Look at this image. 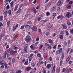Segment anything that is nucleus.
<instances>
[{"label": "nucleus", "instance_id": "9b49d317", "mask_svg": "<svg viewBox=\"0 0 73 73\" xmlns=\"http://www.w3.org/2000/svg\"><path fill=\"white\" fill-rule=\"evenodd\" d=\"M61 1H59L57 3V6H60L61 5Z\"/></svg>", "mask_w": 73, "mask_h": 73}, {"label": "nucleus", "instance_id": "f3484780", "mask_svg": "<svg viewBox=\"0 0 73 73\" xmlns=\"http://www.w3.org/2000/svg\"><path fill=\"white\" fill-rule=\"evenodd\" d=\"M23 52L25 53H27V48H25L23 51Z\"/></svg>", "mask_w": 73, "mask_h": 73}, {"label": "nucleus", "instance_id": "bb28decb", "mask_svg": "<svg viewBox=\"0 0 73 73\" xmlns=\"http://www.w3.org/2000/svg\"><path fill=\"white\" fill-rule=\"evenodd\" d=\"M4 65V62L2 60L0 62V65Z\"/></svg>", "mask_w": 73, "mask_h": 73}, {"label": "nucleus", "instance_id": "c756f323", "mask_svg": "<svg viewBox=\"0 0 73 73\" xmlns=\"http://www.w3.org/2000/svg\"><path fill=\"white\" fill-rule=\"evenodd\" d=\"M38 21H40L41 20V18L40 17H39L37 19Z\"/></svg>", "mask_w": 73, "mask_h": 73}, {"label": "nucleus", "instance_id": "0eeeda50", "mask_svg": "<svg viewBox=\"0 0 73 73\" xmlns=\"http://www.w3.org/2000/svg\"><path fill=\"white\" fill-rule=\"evenodd\" d=\"M48 42L50 44H51L52 46H53V41L52 40L50 39H49L48 40Z\"/></svg>", "mask_w": 73, "mask_h": 73}, {"label": "nucleus", "instance_id": "2eb2a0df", "mask_svg": "<svg viewBox=\"0 0 73 73\" xmlns=\"http://www.w3.org/2000/svg\"><path fill=\"white\" fill-rule=\"evenodd\" d=\"M8 14V11H5L4 12V16L5 17H6Z\"/></svg>", "mask_w": 73, "mask_h": 73}, {"label": "nucleus", "instance_id": "f8f14e48", "mask_svg": "<svg viewBox=\"0 0 73 73\" xmlns=\"http://www.w3.org/2000/svg\"><path fill=\"white\" fill-rule=\"evenodd\" d=\"M51 65H52V64H48L46 66L47 68V69H50V67H51Z\"/></svg>", "mask_w": 73, "mask_h": 73}, {"label": "nucleus", "instance_id": "de8ad7c7", "mask_svg": "<svg viewBox=\"0 0 73 73\" xmlns=\"http://www.w3.org/2000/svg\"><path fill=\"white\" fill-rule=\"evenodd\" d=\"M16 29V27H14L13 28V31H15Z\"/></svg>", "mask_w": 73, "mask_h": 73}, {"label": "nucleus", "instance_id": "a878e982", "mask_svg": "<svg viewBox=\"0 0 73 73\" xmlns=\"http://www.w3.org/2000/svg\"><path fill=\"white\" fill-rule=\"evenodd\" d=\"M48 48L49 49H52V46L50 45H49L48 46Z\"/></svg>", "mask_w": 73, "mask_h": 73}, {"label": "nucleus", "instance_id": "680f3d73", "mask_svg": "<svg viewBox=\"0 0 73 73\" xmlns=\"http://www.w3.org/2000/svg\"><path fill=\"white\" fill-rule=\"evenodd\" d=\"M71 70V69L70 68H69L67 70V72H70V71Z\"/></svg>", "mask_w": 73, "mask_h": 73}, {"label": "nucleus", "instance_id": "4468645a", "mask_svg": "<svg viewBox=\"0 0 73 73\" xmlns=\"http://www.w3.org/2000/svg\"><path fill=\"white\" fill-rule=\"evenodd\" d=\"M18 7H19V5L18 4L16 5L15 6V8L14 10V11H16L17 10V9L18 8Z\"/></svg>", "mask_w": 73, "mask_h": 73}, {"label": "nucleus", "instance_id": "4be33fe9", "mask_svg": "<svg viewBox=\"0 0 73 73\" xmlns=\"http://www.w3.org/2000/svg\"><path fill=\"white\" fill-rule=\"evenodd\" d=\"M64 52H63V53L62 54V57H61V58L62 60H63V59H64Z\"/></svg>", "mask_w": 73, "mask_h": 73}, {"label": "nucleus", "instance_id": "423d86ee", "mask_svg": "<svg viewBox=\"0 0 73 73\" xmlns=\"http://www.w3.org/2000/svg\"><path fill=\"white\" fill-rule=\"evenodd\" d=\"M25 28L26 29H30L31 28V26L27 25L25 26Z\"/></svg>", "mask_w": 73, "mask_h": 73}, {"label": "nucleus", "instance_id": "7c9ffc66", "mask_svg": "<svg viewBox=\"0 0 73 73\" xmlns=\"http://www.w3.org/2000/svg\"><path fill=\"white\" fill-rule=\"evenodd\" d=\"M17 52V51L15 50V51H13L12 52L13 54H15V53H16Z\"/></svg>", "mask_w": 73, "mask_h": 73}, {"label": "nucleus", "instance_id": "9d476101", "mask_svg": "<svg viewBox=\"0 0 73 73\" xmlns=\"http://www.w3.org/2000/svg\"><path fill=\"white\" fill-rule=\"evenodd\" d=\"M60 72V68L59 67H58L57 68V73H58Z\"/></svg>", "mask_w": 73, "mask_h": 73}, {"label": "nucleus", "instance_id": "e433bc0d", "mask_svg": "<svg viewBox=\"0 0 73 73\" xmlns=\"http://www.w3.org/2000/svg\"><path fill=\"white\" fill-rule=\"evenodd\" d=\"M7 26L9 27V26L10 24V21H9L8 22H7Z\"/></svg>", "mask_w": 73, "mask_h": 73}, {"label": "nucleus", "instance_id": "3c124183", "mask_svg": "<svg viewBox=\"0 0 73 73\" xmlns=\"http://www.w3.org/2000/svg\"><path fill=\"white\" fill-rule=\"evenodd\" d=\"M56 15V13H53V15H52L53 17H55Z\"/></svg>", "mask_w": 73, "mask_h": 73}, {"label": "nucleus", "instance_id": "f257e3e1", "mask_svg": "<svg viewBox=\"0 0 73 73\" xmlns=\"http://www.w3.org/2000/svg\"><path fill=\"white\" fill-rule=\"evenodd\" d=\"M11 50L10 49L8 50L7 51H5V57H6V56H7V57L9 56V52H11Z\"/></svg>", "mask_w": 73, "mask_h": 73}, {"label": "nucleus", "instance_id": "dca6fc26", "mask_svg": "<svg viewBox=\"0 0 73 73\" xmlns=\"http://www.w3.org/2000/svg\"><path fill=\"white\" fill-rule=\"evenodd\" d=\"M28 60H27L26 62H25L24 63V65H28Z\"/></svg>", "mask_w": 73, "mask_h": 73}, {"label": "nucleus", "instance_id": "c03bdc74", "mask_svg": "<svg viewBox=\"0 0 73 73\" xmlns=\"http://www.w3.org/2000/svg\"><path fill=\"white\" fill-rule=\"evenodd\" d=\"M46 14L47 16H49V15H50V13H49V12H47Z\"/></svg>", "mask_w": 73, "mask_h": 73}, {"label": "nucleus", "instance_id": "603ef678", "mask_svg": "<svg viewBox=\"0 0 73 73\" xmlns=\"http://www.w3.org/2000/svg\"><path fill=\"white\" fill-rule=\"evenodd\" d=\"M48 60H49V61H52V57H51V56H50L48 58Z\"/></svg>", "mask_w": 73, "mask_h": 73}, {"label": "nucleus", "instance_id": "aec40b11", "mask_svg": "<svg viewBox=\"0 0 73 73\" xmlns=\"http://www.w3.org/2000/svg\"><path fill=\"white\" fill-rule=\"evenodd\" d=\"M30 48L31 49H33V50H34V49H35V47H33V45H31L30 46Z\"/></svg>", "mask_w": 73, "mask_h": 73}, {"label": "nucleus", "instance_id": "09e8293b", "mask_svg": "<svg viewBox=\"0 0 73 73\" xmlns=\"http://www.w3.org/2000/svg\"><path fill=\"white\" fill-rule=\"evenodd\" d=\"M10 73H15V72H14V70H11V72Z\"/></svg>", "mask_w": 73, "mask_h": 73}, {"label": "nucleus", "instance_id": "864d4df0", "mask_svg": "<svg viewBox=\"0 0 73 73\" xmlns=\"http://www.w3.org/2000/svg\"><path fill=\"white\" fill-rule=\"evenodd\" d=\"M4 65H5V69L7 68V64H4Z\"/></svg>", "mask_w": 73, "mask_h": 73}, {"label": "nucleus", "instance_id": "6ab92c4d", "mask_svg": "<svg viewBox=\"0 0 73 73\" xmlns=\"http://www.w3.org/2000/svg\"><path fill=\"white\" fill-rule=\"evenodd\" d=\"M31 68L30 67H27V68H26L25 70L27 71H28L31 70Z\"/></svg>", "mask_w": 73, "mask_h": 73}, {"label": "nucleus", "instance_id": "1a4fd4ad", "mask_svg": "<svg viewBox=\"0 0 73 73\" xmlns=\"http://www.w3.org/2000/svg\"><path fill=\"white\" fill-rule=\"evenodd\" d=\"M56 10V6H54L51 9V11L52 12H53L54 11Z\"/></svg>", "mask_w": 73, "mask_h": 73}, {"label": "nucleus", "instance_id": "a19ab883", "mask_svg": "<svg viewBox=\"0 0 73 73\" xmlns=\"http://www.w3.org/2000/svg\"><path fill=\"white\" fill-rule=\"evenodd\" d=\"M46 46L48 47V45H49V44L47 43H46L44 44Z\"/></svg>", "mask_w": 73, "mask_h": 73}, {"label": "nucleus", "instance_id": "e2e57ef3", "mask_svg": "<svg viewBox=\"0 0 73 73\" xmlns=\"http://www.w3.org/2000/svg\"><path fill=\"white\" fill-rule=\"evenodd\" d=\"M70 31L71 33H73V29H72L71 30H70Z\"/></svg>", "mask_w": 73, "mask_h": 73}, {"label": "nucleus", "instance_id": "72a5a7b5", "mask_svg": "<svg viewBox=\"0 0 73 73\" xmlns=\"http://www.w3.org/2000/svg\"><path fill=\"white\" fill-rule=\"evenodd\" d=\"M24 45L25 46V48H28V44L27 43L25 44Z\"/></svg>", "mask_w": 73, "mask_h": 73}, {"label": "nucleus", "instance_id": "338daca9", "mask_svg": "<svg viewBox=\"0 0 73 73\" xmlns=\"http://www.w3.org/2000/svg\"><path fill=\"white\" fill-rule=\"evenodd\" d=\"M38 44V42H36V43H35V46H36L37 45V44Z\"/></svg>", "mask_w": 73, "mask_h": 73}, {"label": "nucleus", "instance_id": "6e6552de", "mask_svg": "<svg viewBox=\"0 0 73 73\" xmlns=\"http://www.w3.org/2000/svg\"><path fill=\"white\" fill-rule=\"evenodd\" d=\"M63 29H66V28H67V27H66V25L64 24V25L62 24V25Z\"/></svg>", "mask_w": 73, "mask_h": 73}, {"label": "nucleus", "instance_id": "2f4dec72", "mask_svg": "<svg viewBox=\"0 0 73 73\" xmlns=\"http://www.w3.org/2000/svg\"><path fill=\"white\" fill-rule=\"evenodd\" d=\"M67 24H68V25H71L70 22L69 21H67Z\"/></svg>", "mask_w": 73, "mask_h": 73}, {"label": "nucleus", "instance_id": "20e7f679", "mask_svg": "<svg viewBox=\"0 0 73 73\" xmlns=\"http://www.w3.org/2000/svg\"><path fill=\"white\" fill-rule=\"evenodd\" d=\"M63 18L64 16L62 15L58 16L57 17L58 19H61L62 20H63Z\"/></svg>", "mask_w": 73, "mask_h": 73}, {"label": "nucleus", "instance_id": "39448f33", "mask_svg": "<svg viewBox=\"0 0 73 73\" xmlns=\"http://www.w3.org/2000/svg\"><path fill=\"white\" fill-rule=\"evenodd\" d=\"M32 29L34 31H37V27L35 26H34L32 28Z\"/></svg>", "mask_w": 73, "mask_h": 73}, {"label": "nucleus", "instance_id": "ddd939ff", "mask_svg": "<svg viewBox=\"0 0 73 73\" xmlns=\"http://www.w3.org/2000/svg\"><path fill=\"white\" fill-rule=\"evenodd\" d=\"M55 68H56V66H54L53 67V70H52L51 73H54V72L55 71Z\"/></svg>", "mask_w": 73, "mask_h": 73}, {"label": "nucleus", "instance_id": "cd10ccee", "mask_svg": "<svg viewBox=\"0 0 73 73\" xmlns=\"http://www.w3.org/2000/svg\"><path fill=\"white\" fill-rule=\"evenodd\" d=\"M13 1H12L11 3H10V5L11 7H13Z\"/></svg>", "mask_w": 73, "mask_h": 73}, {"label": "nucleus", "instance_id": "0e129e2a", "mask_svg": "<svg viewBox=\"0 0 73 73\" xmlns=\"http://www.w3.org/2000/svg\"><path fill=\"white\" fill-rule=\"evenodd\" d=\"M40 9V6H38L36 8V9Z\"/></svg>", "mask_w": 73, "mask_h": 73}, {"label": "nucleus", "instance_id": "c85d7f7f", "mask_svg": "<svg viewBox=\"0 0 73 73\" xmlns=\"http://www.w3.org/2000/svg\"><path fill=\"white\" fill-rule=\"evenodd\" d=\"M15 39H16V37H14L11 40V42H13V41H14L15 40Z\"/></svg>", "mask_w": 73, "mask_h": 73}, {"label": "nucleus", "instance_id": "412c9836", "mask_svg": "<svg viewBox=\"0 0 73 73\" xmlns=\"http://www.w3.org/2000/svg\"><path fill=\"white\" fill-rule=\"evenodd\" d=\"M33 12H34V13H36V12H37V11H36V8L33 7Z\"/></svg>", "mask_w": 73, "mask_h": 73}, {"label": "nucleus", "instance_id": "8fccbe9b", "mask_svg": "<svg viewBox=\"0 0 73 73\" xmlns=\"http://www.w3.org/2000/svg\"><path fill=\"white\" fill-rule=\"evenodd\" d=\"M63 35H61L60 36V39H63Z\"/></svg>", "mask_w": 73, "mask_h": 73}, {"label": "nucleus", "instance_id": "7ed1b4c3", "mask_svg": "<svg viewBox=\"0 0 73 73\" xmlns=\"http://www.w3.org/2000/svg\"><path fill=\"white\" fill-rule=\"evenodd\" d=\"M66 16L67 18H68L69 19L70 17H71V14L70 13V12H68L66 15Z\"/></svg>", "mask_w": 73, "mask_h": 73}, {"label": "nucleus", "instance_id": "473e14b6", "mask_svg": "<svg viewBox=\"0 0 73 73\" xmlns=\"http://www.w3.org/2000/svg\"><path fill=\"white\" fill-rule=\"evenodd\" d=\"M33 54H30V56H29L28 58H29L30 57H31V58H32V56H33Z\"/></svg>", "mask_w": 73, "mask_h": 73}, {"label": "nucleus", "instance_id": "69168bd1", "mask_svg": "<svg viewBox=\"0 0 73 73\" xmlns=\"http://www.w3.org/2000/svg\"><path fill=\"white\" fill-rule=\"evenodd\" d=\"M1 69H3V68H4V65H2L1 66Z\"/></svg>", "mask_w": 73, "mask_h": 73}, {"label": "nucleus", "instance_id": "f704fd0d", "mask_svg": "<svg viewBox=\"0 0 73 73\" xmlns=\"http://www.w3.org/2000/svg\"><path fill=\"white\" fill-rule=\"evenodd\" d=\"M42 46H43V45L42 44L40 45L39 47V49H40V50L41 49V48H42Z\"/></svg>", "mask_w": 73, "mask_h": 73}, {"label": "nucleus", "instance_id": "13d9d810", "mask_svg": "<svg viewBox=\"0 0 73 73\" xmlns=\"http://www.w3.org/2000/svg\"><path fill=\"white\" fill-rule=\"evenodd\" d=\"M9 5H8L6 7V9H9Z\"/></svg>", "mask_w": 73, "mask_h": 73}, {"label": "nucleus", "instance_id": "6e6d98bb", "mask_svg": "<svg viewBox=\"0 0 73 73\" xmlns=\"http://www.w3.org/2000/svg\"><path fill=\"white\" fill-rule=\"evenodd\" d=\"M9 15H10L11 14V11L10 10L8 11Z\"/></svg>", "mask_w": 73, "mask_h": 73}, {"label": "nucleus", "instance_id": "37998d69", "mask_svg": "<svg viewBox=\"0 0 73 73\" xmlns=\"http://www.w3.org/2000/svg\"><path fill=\"white\" fill-rule=\"evenodd\" d=\"M51 4H52V3L49 2L47 4V6H48V7H49V6H50V5H51Z\"/></svg>", "mask_w": 73, "mask_h": 73}, {"label": "nucleus", "instance_id": "5701e85b", "mask_svg": "<svg viewBox=\"0 0 73 73\" xmlns=\"http://www.w3.org/2000/svg\"><path fill=\"white\" fill-rule=\"evenodd\" d=\"M21 9H19V10L17 11L16 13H20V12H21Z\"/></svg>", "mask_w": 73, "mask_h": 73}, {"label": "nucleus", "instance_id": "58836bf2", "mask_svg": "<svg viewBox=\"0 0 73 73\" xmlns=\"http://www.w3.org/2000/svg\"><path fill=\"white\" fill-rule=\"evenodd\" d=\"M70 56H68V58H67V59L66 60V61L67 62H68V61H69V60L70 59Z\"/></svg>", "mask_w": 73, "mask_h": 73}, {"label": "nucleus", "instance_id": "49530a36", "mask_svg": "<svg viewBox=\"0 0 73 73\" xmlns=\"http://www.w3.org/2000/svg\"><path fill=\"white\" fill-rule=\"evenodd\" d=\"M66 35H67V36H69V33H68V32L67 31H66Z\"/></svg>", "mask_w": 73, "mask_h": 73}, {"label": "nucleus", "instance_id": "79ce46f5", "mask_svg": "<svg viewBox=\"0 0 73 73\" xmlns=\"http://www.w3.org/2000/svg\"><path fill=\"white\" fill-rule=\"evenodd\" d=\"M37 56L39 57H41V55L40 53H38L37 54Z\"/></svg>", "mask_w": 73, "mask_h": 73}, {"label": "nucleus", "instance_id": "774afa93", "mask_svg": "<svg viewBox=\"0 0 73 73\" xmlns=\"http://www.w3.org/2000/svg\"><path fill=\"white\" fill-rule=\"evenodd\" d=\"M62 61L61 60L60 62V66H61L62 65Z\"/></svg>", "mask_w": 73, "mask_h": 73}, {"label": "nucleus", "instance_id": "4d7b16f0", "mask_svg": "<svg viewBox=\"0 0 73 73\" xmlns=\"http://www.w3.org/2000/svg\"><path fill=\"white\" fill-rule=\"evenodd\" d=\"M48 27H52V25H51L50 24L48 23Z\"/></svg>", "mask_w": 73, "mask_h": 73}, {"label": "nucleus", "instance_id": "052dcab7", "mask_svg": "<svg viewBox=\"0 0 73 73\" xmlns=\"http://www.w3.org/2000/svg\"><path fill=\"white\" fill-rule=\"evenodd\" d=\"M38 31L39 32V33H40V34H41V31L40 29H38Z\"/></svg>", "mask_w": 73, "mask_h": 73}, {"label": "nucleus", "instance_id": "4c0bfd02", "mask_svg": "<svg viewBox=\"0 0 73 73\" xmlns=\"http://www.w3.org/2000/svg\"><path fill=\"white\" fill-rule=\"evenodd\" d=\"M3 23H0V32L1 31L0 29L1 28V27H3Z\"/></svg>", "mask_w": 73, "mask_h": 73}, {"label": "nucleus", "instance_id": "a211bd4d", "mask_svg": "<svg viewBox=\"0 0 73 73\" xmlns=\"http://www.w3.org/2000/svg\"><path fill=\"white\" fill-rule=\"evenodd\" d=\"M13 48L14 49H18V47L16 46V45H13Z\"/></svg>", "mask_w": 73, "mask_h": 73}, {"label": "nucleus", "instance_id": "bf43d9fd", "mask_svg": "<svg viewBox=\"0 0 73 73\" xmlns=\"http://www.w3.org/2000/svg\"><path fill=\"white\" fill-rule=\"evenodd\" d=\"M31 66H32V67H34V66H35V64L33 63L31 64Z\"/></svg>", "mask_w": 73, "mask_h": 73}, {"label": "nucleus", "instance_id": "b1692460", "mask_svg": "<svg viewBox=\"0 0 73 73\" xmlns=\"http://www.w3.org/2000/svg\"><path fill=\"white\" fill-rule=\"evenodd\" d=\"M52 26H50V27H47V29L48 30H50V29H52Z\"/></svg>", "mask_w": 73, "mask_h": 73}, {"label": "nucleus", "instance_id": "5fc2aeb1", "mask_svg": "<svg viewBox=\"0 0 73 73\" xmlns=\"http://www.w3.org/2000/svg\"><path fill=\"white\" fill-rule=\"evenodd\" d=\"M71 8V6H70L68 5L67 7V8L68 9H70Z\"/></svg>", "mask_w": 73, "mask_h": 73}, {"label": "nucleus", "instance_id": "393cba45", "mask_svg": "<svg viewBox=\"0 0 73 73\" xmlns=\"http://www.w3.org/2000/svg\"><path fill=\"white\" fill-rule=\"evenodd\" d=\"M24 27H25V25L21 26L20 29H23L24 28Z\"/></svg>", "mask_w": 73, "mask_h": 73}, {"label": "nucleus", "instance_id": "c9c22d12", "mask_svg": "<svg viewBox=\"0 0 73 73\" xmlns=\"http://www.w3.org/2000/svg\"><path fill=\"white\" fill-rule=\"evenodd\" d=\"M62 48H61L59 50V53H61V52L62 51Z\"/></svg>", "mask_w": 73, "mask_h": 73}, {"label": "nucleus", "instance_id": "ea45409f", "mask_svg": "<svg viewBox=\"0 0 73 73\" xmlns=\"http://www.w3.org/2000/svg\"><path fill=\"white\" fill-rule=\"evenodd\" d=\"M16 73H21V71L20 70H18L17 71Z\"/></svg>", "mask_w": 73, "mask_h": 73}, {"label": "nucleus", "instance_id": "f03ea898", "mask_svg": "<svg viewBox=\"0 0 73 73\" xmlns=\"http://www.w3.org/2000/svg\"><path fill=\"white\" fill-rule=\"evenodd\" d=\"M31 36H29V35H27L25 38V40L27 42H29L31 41Z\"/></svg>", "mask_w": 73, "mask_h": 73}, {"label": "nucleus", "instance_id": "a18cd8bd", "mask_svg": "<svg viewBox=\"0 0 73 73\" xmlns=\"http://www.w3.org/2000/svg\"><path fill=\"white\" fill-rule=\"evenodd\" d=\"M3 16H1L0 17V21H3Z\"/></svg>", "mask_w": 73, "mask_h": 73}]
</instances>
